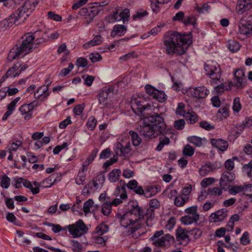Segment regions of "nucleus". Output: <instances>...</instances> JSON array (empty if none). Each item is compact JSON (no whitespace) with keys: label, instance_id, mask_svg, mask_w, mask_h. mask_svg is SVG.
<instances>
[{"label":"nucleus","instance_id":"de8ad7c7","mask_svg":"<svg viewBox=\"0 0 252 252\" xmlns=\"http://www.w3.org/2000/svg\"><path fill=\"white\" fill-rule=\"evenodd\" d=\"M97 123V120L94 116H91L88 120L87 126L89 129L93 130L95 127Z\"/></svg>","mask_w":252,"mask_h":252},{"label":"nucleus","instance_id":"e433bc0d","mask_svg":"<svg viewBox=\"0 0 252 252\" xmlns=\"http://www.w3.org/2000/svg\"><path fill=\"white\" fill-rule=\"evenodd\" d=\"M70 243L71 244L70 248L73 252H82L83 246L80 242L74 240H71Z\"/></svg>","mask_w":252,"mask_h":252},{"label":"nucleus","instance_id":"c03bdc74","mask_svg":"<svg viewBox=\"0 0 252 252\" xmlns=\"http://www.w3.org/2000/svg\"><path fill=\"white\" fill-rule=\"evenodd\" d=\"M197 19L195 16L191 15L187 17L184 21H182V23L184 24L185 26H187L189 25H192L194 26L196 24Z\"/></svg>","mask_w":252,"mask_h":252},{"label":"nucleus","instance_id":"0eeeda50","mask_svg":"<svg viewBox=\"0 0 252 252\" xmlns=\"http://www.w3.org/2000/svg\"><path fill=\"white\" fill-rule=\"evenodd\" d=\"M114 191V195L120 196V198H115L112 202H110L111 205L117 206L122 202V199L126 198V183L124 180H121Z\"/></svg>","mask_w":252,"mask_h":252},{"label":"nucleus","instance_id":"6e6d98bb","mask_svg":"<svg viewBox=\"0 0 252 252\" xmlns=\"http://www.w3.org/2000/svg\"><path fill=\"white\" fill-rule=\"evenodd\" d=\"M232 183L221 177L220 181V188L224 190H227L230 188V184Z\"/></svg>","mask_w":252,"mask_h":252},{"label":"nucleus","instance_id":"6e6552de","mask_svg":"<svg viewBox=\"0 0 252 252\" xmlns=\"http://www.w3.org/2000/svg\"><path fill=\"white\" fill-rule=\"evenodd\" d=\"M32 38L33 37L28 34L26 38L22 41L20 46L17 48L22 54V57L32 52L33 49L37 48L36 46H33Z\"/></svg>","mask_w":252,"mask_h":252},{"label":"nucleus","instance_id":"8fccbe9b","mask_svg":"<svg viewBox=\"0 0 252 252\" xmlns=\"http://www.w3.org/2000/svg\"><path fill=\"white\" fill-rule=\"evenodd\" d=\"M1 187L3 189H7L9 187L10 179L6 175L4 174L0 178Z\"/></svg>","mask_w":252,"mask_h":252},{"label":"nucleus","instance_id":"6ab92c4d","mask_svg":"<svg viewBox=\"0 0 252 252\" xmlns=\"http://www.w3.org/2000/svg\"><path fill=\"white\" fill-rule=\"evenodd\" d=\"M40 0H27L24 4L19 9L24 12V14L27 13L30 10L31 12L33 11L35 6L38 3Z\"/></svg>","mask_w":252,"mask_h":252},{"label":"nucleus","instance_id":"423d86ee","mask_svg":"<svg viewBox=\"0 0 252 252\" xmlns=\"http://www.w3.org/2000/svg\"><path fill=\"white\" fill-rule=\"evenodd\" d=\"M106 21L110 23L123 21L125 24L126 21V8H123L121 7H118L116 8L115 11H113L109 16L105 18Z\"/></svg>","mask_w":252,"mask_h":252},{"label":"nucleus","instance_id":"4d7b16f0","mask_svg":"<svg viewBox=\"0 0 252 252\" xmlns=\"http://www.w3.org/2000/svg\"><path fill=\"white\" fill-rule=\"evenodd\" d=\"M57 175L56 174H53L48 177L47 178L43 181V183H47L49 185L47 186L46 187H51L57 181Z\"/></svg>","mask_w":252,"mask_h":252},{"label":"nucleus","instance_id":"a19ab883","mask_svg":"<svg viewBox=\"0 0 252 252\" xmlns=\"http://www.w3.org/2000/svg\"><path fill=\"white\" fill-rule=\"evenodd\" d=\"M126 212H123V214H121L120 212H118L116 214V219L119 220L120 225L122 227H123L124 229L126 228Z\"/></svg>","mask_w":252,"mask_h":252},{"label":"nucleus","instance_id":"37998d69","mask_svg":"<svg viewBox=\"0 0 252 252\" xmlns=\"http://www.w3.org/2000/svg\"><path fill=\"white\" fill-rule=\"evenodd\" d=\"M240 44L234 40L229 41L228 44V48L233 53L237 52L240 48Z\"/></svg>","mask_w":252,"mask_h":252},{"label":"nucleus","instance_id":"052dcab7","mask_svg":"<svg viewBox=\"0 0 252 252\" xmlns=\"http://www.w3.org/2000/svg\"><path fill=\"white\" fill-rule=\"evenodd\" d=\"M195 8L198 13H204L209 11V9H210V6L207 3H204L201 6H199L196 3Z\"/></svg>","mask_w":252,"mask_h":252},{"label":"nucleus","instance_id":"f3484780","mask_svg":"<svg viewBox=\"0 0 252 252\" xmlns=\"http://www.w3.org/2000/svg\"><path fill=\"white\" fill-rule=\"evenodd\" d=\"M227 216V210L223 208L211 214L210 218L211 221L216 222L223 220Z\"/></svg>","mask_w":252,"mask_h":252},{"label":"nucleus","instance_id":"338daca9","mask_svg":"<svg viewBox=\"0 0 252 252\" xmlns=\"http://www.w3.org/2000/svg\"><path fill=\"white\" fill-rule=\"evenodd\" d=\"M221 177L231 182L235 179V174L230 171H224Z\"/></svg>","mask_w":252,"mask_h":252},{"label":"nucleus","instance_id":"09e8293b","mask_svg":"<svg viewBox=\"0 0 252 252\" xmlns=\"http://www.w3.org/2000/svg\"><path fill=\"white\" fill-rule=\"evenodd\" d=\"M228 190L230 194L235 195L244 191V189L243 186L234 185L231 186Z\"/></svg>","mask_w":252,"mask_h":252},{"label":"nucleus","instance_id":"c756f323","mask_svg":"<svg viewBox=\"0 0 252 252\" xmlns=\"http://www.w3.org/2000/svg\"><path fill=\"white\" fill-rule=\"evenodd\" d=\"M102 37L100 35H96L93 40L84 45L85 48L100 44L102 42Z\"/></svg>","mask_w":252,"mask_h":252},{"label":"nucleus","instance_id":"ea45409f","mask_svg":"<svg viewBox=\"0 0 252 252\" xmlns=\"http://www.w3.org/2000/svg\"><path fill=\"white\" fill-rule=\"evenodd\" d=\"M29 36H31L32 38V41H34V39H36L37 38H41V37H47V35L46 32L41 31L38 30L34 32H30L28 33Z\"/></svg>","mask_w":252,"mask_h":252},{"label":"nucleus","instance_id":"7ed1b4c3","mask_svg":"<svg viewBox=\"0 0 252 252\" xmlns=\"http://www.w3.org/2000/svg\"><path fill=\"white\" fill-rule=\"evenodd\" d=\"M67 227L69 233L74 238L81 237L83 235L87 233L89 229L81 219H79L75 223L68 225Z\"/></svg>","mask_w":252,"mask_h":252},{"label":"nucleus","instance_id":"69168bd1","mask_svg":"<svg viewBox=\"0 0 252 252\" xmlns=\"http://www.w3.org/2000/svg\"><path fill=\"white\" fill-rule=\"evenodd\" d=\"M76 65L78 67H86L88 65V60L85 58H79L76 61Z\"/></svg>","mask_w":252,"mask_h":252},{"label":"nucleus","instance_id":"4be33fe9","mask_svg":"<svg viewBox=\"0 0 252 252\" xmlns=\"http://www.w3.org/2000/svg\"><path fill=\"white\" fill-rule=\"evenodd\" d=\"M126 27L123 25H116L113 27L111 32V36L115 37L116 35L122 36L125 33Z\"/></svg>","mask_w":252,"mask_h":252},{"label":"nucleus","instance_id":"f03ea898","mask_svg":"<svg viewBox=\"0 0 252 252\" xmlns=\"http://www.w3.org/2000/svg\"><path fill=\"white\" fill-rule=\"evenodd\" d=\"M192 33L191 32H184L183 34L177 32H169L164 35V45L166 53L173 55L177 53L182 55L186 52L187 48L181 46L187 45L188 47L192 43Z\"/></svg>","mask_w":252,"mask_h":252},{"label":"nucleus","instance_id":"72a5a7b5","mask_svg":"<svg viewBox=\"0 0 252 252\" xmlns=\"http://www.w3.org/2000/svg\"><path fill=\"white\" fill-rule=\"evenodd\" d=\"M159 142L158 144V146L156 147V150L157 151H161L164 146L167 145L170 143V139L167 137H165L162 138L160 137L159 138Z\"/></svg>","mask_w":252,"mask_h":252},{"label":"nucleus","instance_id":"a878e982","mask_svg":"<svg viewBox=\"0 0 252 252\" xmlns=\"http://www.w3.org/2000/svg\"><path fill=\"white\" fill-rule=\"evenodd\" d=\"M98 152V149L97 148L94 149L91 152L90 155L88 157V158L86 159L85 162L83 163L82 165V167L83 168H86V170L87 169L88 166L91 163L94 158L96 157L97 153Z\"/></svg>","mask_w":252,"mask_h":252},{"label":"nucleus","instance_id":"79ce46f5","mask_svg":"<svg viewBox=\"0 0 252 252\" xmlns=\"http://www.w3.org/2000/svg\"><path fill=\"white\" fill-rule=\"evenodd\" d=\"M187 140L190 143H192L197 147H200L202 145V139L196 136H191L188 137Z\"/></svg>","mask_w":252,"mask_h":252},{"label":"nucleus","instance_id":"a211bd4d","mask_svg":"<svg viewBox=\"0 0 252 252\" xmlns=\"http://www.w3.org/2000/svg\"><path fill=\"white\" fill-rule=\"evenodd\" d=\"M210 142L212 146L221 152H224L228 148V142L222 139L211 138Z\"/></svg>","mask_w":252,"mask_h":252},{"label":"nucleus","instance_id":"680f3d73","mask_svg":"<svg viewBox=\"0 0 252 252\" xmlns=\"http://www.w3.org/2000/svg\"><path fill=\"white\" fill-rule=\"evenodd\" d=\"M94 203V201L92 199H89L84 202L83 210L85 214L90 212V208L93 205Z\"/></svg>","mask_w":252,"mask_h":252},{"label":"nucleus","instance_id":"864d4df0","mask_svg":"<svg viewBox=\"0 0 252 252\" xmlns=\"http://www.w3.org/2000/svg\"><path fill=\"white\" fill-rule=\"evenodd\" d=\"M214 168L211 164H206L202 166L199 170V173L202 176L206 175L208 172L212 171Z\"/></svg>","mask_w":252,"mask_h":252},{"label":"nucleus","instance_id":"dca6fc26","mask_svg":"<svg viewBox=\"0 0 252 252\" xmlns=\"http://www.w3.org/2000/svg\"><path fill=\"white\" fill-rule=\"evenodd\" d=\"M113 94L114 89L112 87H109L107 89L102 90L97 95V97L98 98L99 103L104 106H106L108 104L107 101L108 96L110 94Z\"/></svg>","mask_w":252,"mask_h":252},{"label":"nucleus","instance_id":"5fc2aeb1","mask_svg":"<svg viewBox=\"0 0 252 252\" xmlns=\"http://www.w3.org/2000/svg\"><path fill=\"white\" fill-rule=\"evenodd\" d=\"M138 219H136L134 220H130V224H127V235H130L134 232H135L138 228L136 226H133L134 224L138 221Z\"/></svg>","mask_w":252,"mask_h":252},{"label":"nucleus","instance_id":"e2e57ef3","mask_svg":"<svg viewBox=\"0 0 252 252\" xmlns=\"http://www.w3.org/2000/svg\"><path fill=\"white\" fill-rule=\"evenodd\" d=\"M185 104L183 102L179 103L178 107L176 110V114L180 116H183L186 115L187 112L184 110Z\"/></svg>","mask_w":252,"mask_h":252},{"label":"nucleus","instance_id":"473e14b6","mask_svg":"<svg viewBox=\"0 0 252 252\" xmlns=\"http://www.w3.org/2000/svg\"><path fill=\"white\" fill-rule=\"evenodd\" d=\"M250 118H246L241 124L236 125L235 126V127L238 130V131H236V133L237 134H240L246 126H250Z\"/></svg>","mask_w":252,"mask_h":252},{"label":"nucleus","instance_id":"2f4dec72","mask_svg":"<svg viewBox=\"0 0 252 252\" xmlns=\"http://www.w3.org/2000/svg\"><path fill=\"white\" fill-rule=\"evenodd\" d=\"M23 57L22 54L20 53V51H19L17 48L16 49H12L9 52L8 57L7 59L9 61H12L13 60L19 58Z\"/></svg>","mask_w":252,"mask_h":252},{"label":"nucleus","instance_id":"0e129e2a","mask_svg":"<svg viewBox=\"0 0 252 252\" xmlns=\"http://www.w3.org/2000/svg\"><path fill=\"white\" fill-rule=\"evenodd\" d=\"M73 67L74 64L70 63L69 64L67 68H63L61 70L59 75L63 77L65 76L70 72V71L73 69Z\"/></svg>","mask_w":252,"mask_h":252},{"label":"nucleus","instance_id":"cd10ccee","mask_svg":"<svg viewBox=\"0 0 252 252\" xmlns=\"http://www.w3.org/2000/svg\"><path fill=\"white\" fill-rule=\"evenodd\" d=\"M121 174V171L118 169H113L108 174V179L111 182H116Z\"/></svg>","mask_w":252,"mask_h":252},{"label":"nucleus","instance_id":"9b49d317","mask_svg":"<svg viewBox=\"0 0 252 252\" xmlns=\"http://www.w3.org/2000/svg\"><path fill=\"white\" fill-rule=\"evenodd\" d=\"M204 70L206 72V74L208 75L215 83H217L219 81L221 76L220 69V67H218L212 65H209L205 64L204 65Z\"/></svg>","mask_w":252,"mask_h":252},{"label":"nucleus","instance_id":"603ef678","mask_svg":"<svg viewBox=\"0 0 252 252\" xmlns=\"http://www.w3.org/2000/svg\"><path fill=\"white\" fill-rule=\"evenodd\" d=\"M85 168H82L81 171L78 173V176L75 179V182L78 185L82 184L86 179V174L84 172Z\"/></svg>","mask_w":252,"mask_h":252},{"label":"nucleus","instance_id":"4468645a","mask_svg":"<svg viewBox=\"0 0 252 252\" xmlns=\"http://www.w3.org/2000/svg\"><path fill=\"white\" fill-rule=\"evenodd\" d=\"M234 75L237 81L236 86L238 88L244 87L246 85L247 80L244 71L243 69H237Z\"/></svg>","mask_w":252,"mask_h":252},{"label":"nucleus","instance_id":"aec40b11","mask_svg":"<svg viewBox=\"0 0 252 252\" xmlns=\"http://www.w3.org/2000/svg\"><path fill=\"white\" fill-rule=\"evenodd\" d=\"M19 111L22 115H25L24 119L26 121H29L32 117V110L31 109L30 104H24L21 105L19 109Z\"/></svg>","mask_w":252,"mask_h":252},{"label":"nucleus","instance_id":"39448f33","mask_svg":"<svg viewBox=\"0 0 252 252\" xmlns=\"http://www.w3.org/2000/svg\"><path fill=\"white\" fill-rule=\"evenodd\" d=\"M24 15V12L21 11L19 8L15 11L8 18L3 20L0 22V29H7L9 27H11L14 24L17 25L20 23L17 22Z\"/></svg>","mask_w":252,"mask_h":252},{"label":"nucleus","instance_id":"4c0bfd02","mask_svg":"<svg viewBox=\"0 0 252 252\" xmlns=\"http://www.w3.org/2000/svg\"><path fill=\"white\" fill-rule=\"evenodd\" d=\"M194 149L189 144L186 145L183 149V155L185 157H191L194 154Z\"/></svg>","mask_w":252,"mask_h":252},{"label":"nucleus","instance_id":"20e7f679","mask_svg":"<svg viewBox=\"0 0 252 252\" xmlns=\"http://www.w3.org/2000/svg\"><path fill=\"white\" fill-rule=\"evenodd\" d=\"M130 107L136 115H141L144 110L150 109L151 106L141 97L138 96V97H135L133 95L130 102Z\"/></svg>","mask_w":252,"mask_h":252},{"label":"nucleus","instance_id":"774afa93","mask_svg":"<svg viewBox=\"0 0 252 252\" xmlns=\"http://www.w3.org/2000/svg\"><path fill=\"white\" fill-rule=\"evenodd\" d=\"M185 121L184 119H180L174 122V126L178 130H182L185 125Z\"/></svg>","mask_w":252,"mask_h":252},{"label":"nucleus","instance_id":"bb28decb","mask_svg":"<svg viewBox=\"0 0 252 252\" xmlns=\"http://www.w3.org/2000/svg\"><path fill=\"white\" fill-rule=\"evenodd\" d=\"M176 237L177 241L185 240L189 237L186 229L179 226L176 230Z\"/></svg>","mask_w":252,"mask_h":252},{"label":"nucleus","instance_id":"b1692460","mask_svg":"<svg viewBox=\"0 0 252 252\" xmlns=\"http://www.w3.org/2000/svg\"><path fill=\"white\" fill-rule=\"evenodd\" d=\"M239 30L241 34L246 35L252 34V25L251 24L245 25L240 23L239 25Z\"/></svg>","mask_w":252,"mask_h":252},{"label":"nucleus","instance_id":"9d476101","mask_svg":"<svg viewBox=\"0 0 252 252\" xmlns=\"http://www.w3.org/2000/svg\"><path fill=\"white\" fill-rule=\"evenodd\" d=\"M133 215L141 219L144 214V210L139 206L138 203L136 200H131L127 204V214Z\"/></svg>","mask_w":252,"mask_h":252},{"label":"nucleus","instance_id":"393cba45","mask_svg":"<svg viewBox=\"0 0 252 252\" xmlns=\"http://www.w3.org/2000/svg\"><path fill=\"white\" fill-rule=\"evenodd\" d=\"M184 117L187 120L188 123L190 124H193L197 122L198 120V115L194 111L187 112L186 115L184 116Z\"/></svg>","mask_w":252,"mask_h":252},{"label":"nucleus","instance_id":"bf43d9fd","mask_svg":"<svg viewBox=\"0 0 252 252\" xmlns=\"http://www.w3.org/2000/svg\"><path fill=\"white\" fill-rule=\"evenodd\" d=\"M242 108V105L240 103V98L238 97H235L233 100V110L234 112H239Z\"/></svg>","mask_w":252,"mask_h":252},{"label":"nucleus","instance_id":"f704fd0d","mask_svg":"<svg viewBox=\"0 0 252 252\" xmlns=\"http://www.w3.org/2000/svg\"><path fill=\"white\" fill-rule=\"evenodd\" d=\"M109 230V226L104 223H101L95 228V232L99 235H102Z\"/></svg>","mask_w":252,"mask_h":252},{"label":"nucleus","instance_id":"3c124183","mask_svg":"<svg viewBox=\"0 0 252 252\" xmlns=\"http://www.w3.org/2000/svg\"><path fill=\"white\" fill-rule=\"evenodd\" d=\"M222 189L218 187L209 188L207 190L208 193L211 196H220L222 194Z\"/></svg>","mask_w":252,"mask_h":252},{"label":"nucleus","instance_id":"f8f14e48","mask_svg":"<svg viewBox=\"0 0 252 252\" xmlns=\"http://www.w3.org/2000/svg\"><path fill=\"white\" fill-rule=\"evenodd\" d=\"M126 150V136L123 134L118 138L114 146V151L117 156H125Z\"/></svg>","mask_w":252,"mask_h":252},{"label":"nucleus","instance_id":"c9c22d12","mask_svg":"<svg viewBox=\"0 0 252 252\" xmlns=\"http://www.w3.org/2000/svg\"><path fill=\"white\" fill-rule=\"evenodd\" d=\"M153 98L160 102H163L167 99L166 95L164 92L159 90L156 91L155 94L153 95Z\"/></svg>","mask_w":252,"mask_h":252},{"label":"nucleus","instance_id":"7c9ffc66","mask_svg":"<svg viewBox=\"0 0 252 252\" xmlns=\"http://www.w3.org/2000/svg\"><path fill=\"white\" fill-rule=\"evenodd\" d=\"M129 134L131 137L132 144L134 146H138L141 142V138L140 137L139 135L136 132L132 130L129 131Z\"/></svg>","mask_w":252,"mask_h":252},{"label":"nucleus","instance_id":"412c9836","mask_svg":"<svg viewBox=\"0 0 252 252\" xmlns=\"http://www.w3.org/2000/svg\"><path fill=\"white\" fill-rule=\"evenodd\" d=\"M199 215L187 214L181 218L180 220L185 225H189L193 223H196L199 220Z\"/></svg>","mask_w":252,"mask_h":252},{"label":"nucleus","instance_id":"1a4fd4ad","mask_svg":"<svg viewBox=\"0 0 252 252\" xmlns=\"http://www.w3.org/2000/svg\"><path fill=\"white\" fill-rule=\"evenodd\" d=\"M101 9H93L92 8H82L79 11V14L86 20L87 24H90L94 18L99 14Z\"/></svg>","mask_w":252,"mask_h":252},{"label":"nucleus","instance_id":"58836bf2","mask_svg":"<svg viewBox=\"0 0 252 252\" xmlns=\"http://www.w3.org/2000/svg\"><path fill=\"white\" fill-rule=\"evenodd\" d=\"M189 200V198L178 195L175 198L174 204L177 207L183 206Z\"/></svg>","mask_w":252,"mask_h":252},{"label":"nucleus","instance_id":"2eb2a0df","mask_svg":"<svg viewBox=\"0 0 252 252\" xmlns=\"http://www.w3.org/2000/svg\"><path fill=\"white\" fill-rule=\"evenodd\" d=\"M252 7L251 0H238L236 7L237 12L239 14H242L245 12L248 11Z\"/></svg>","mask_w":252,"mask_h":252},{"label":"nucleus","instance_id":"f257e3e1","mask_svg":"<svg viewBox=\"0 0 252 252\" xmlns=\"http://www.w3.org/2000/svg\"><path fill=\"white\" fill-rule=\"evenodd\" d=\"M140 134L144 138L152 139L168 132L163 118L160 115L143 117L138 128Z\"/></svg>","mask_w":252,"mask_h":252},{"label":"nucleus","instance_id":"c85d7f7f","mask_svg":"<svg viewBox=\"0 0 252 252\" xmlns=\"http://www.w3.org/2000/svg\"><path fill=\"white\" fill-rule=\"evenodd\" d=\"M41 88H42L41 93L38 95H36V93H34V96L36 99H38L42 97L41 101H43L47 98L48 96L50 95V93L48 92V88L46 87L45 85L41 86Z\"/></svg>","mask_w":252,"mask_h":252},{"label":"nucleus","instance_id":"13d9d810","mask_svg":"<svg viewBox=\"0 0 252 252\" xmlns=\"http://www.w3.org/2000/svg\"><path fill=\"white\" fill-rule=\"evenodd\" d=\"M160 190V187L157 186H147L145 188V191L151 192V194L153 196L156 194Z\"/></svg>","mask_w":252,"mask_h":252},{"label":"nucleus","instance_id":"5701e85b","mask_svg":"<svg viewBox=\"0 0 252 252\" xmlns=\"http://www.w3.org/2000/svg\"><path fill=\"white\" fill-rule=\"evenodd\" d=\"M144 217H146L147 225L149 226L152 225V223L149 222L151 221L155 218V210L153 208H148L146 212L144 211V214L141 219H144Z\"/></svg>","mask_w":252,"mask_h":252},{"label":"nucleus","instance_id":"ddd939ff","mask_svg":"<svg viewBox=\"0 0 252 252\" xmlns=\"http://www.w3.org/2000/svg\"><path fill=\"white\" fill-rule=\"evenodd\" d=\"M189 92L192 96L198 98H205L209 93V90L204 86L190 89Z\"/></svg>","mask_w":252,"mask_h":252},{"label":"nucleus","instance_id":"a18cd8bd","mask_svg":"<svg viewBox=\"0 0 252 252\" xmlns=\"http://www.w3.org/2000/svg\"><path fill=\"white\" fill-rule=\"evenodd\" d=\"M148 15V13L146 10L140 9L136 11L135 14L133 15L132 17L134 20H140Z\"/></svg>","mask_w":252,"mask_h":252},{"label":"nucleus","instance_id":"49530a36","mask_svg":"<svg viewBox=\"0 0 252 252\" xmlns=\"http://www.w3.org/2000/svg\"><path fill=\"white\" fill-rule=\"evenodd\" d=\"M112 205L110 202L106 201L102 205L101 211L104 216H108L111 212Z\"/></svg>","mask_w":252,"mask_h":252}]
</instances>
